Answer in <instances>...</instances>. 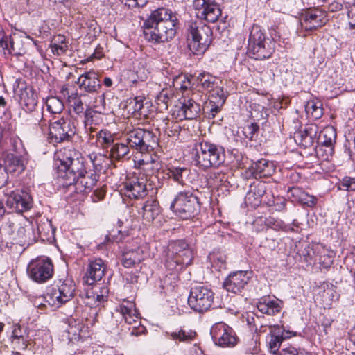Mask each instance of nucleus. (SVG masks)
Instances as JSON below:
<instances>
[{
	"instance_id": "1",
	"label": "nucleus",
	"mask_w": 355,
	"mask_h": 355,
	"mask_svg": "<svg viewBox=\"0 0 355 355\" xmlns=\"http://www.w3.org/2000/svg\"><path fill=\"white\" fill-rule=\"evenodd\" d=\"M60 162L58 169L64 180V185L73 187L77 193H89L96 185L99 175L96 173L100 164L97 162L101 155L90 154L89 158L94 170L89 168L82 154L74 148H64L56 155Z\"/></svg>"
},
{
	"instance_id": "2",
	"label": "nucleus",
	"mask_w": 355,
	"mask_h": 355,
	"mask_svg": "<svg viewBox=\"0 0 355 355\" xmlns=\"http://www.w3.org/2000/svg\"><path fill=\"white\" fill-rule=\"evenodd\" d=\"M176 14L166 8L153 11L145 20L143 32L145 39L153 44L167 42L176 35Z\"/></svg>"
},
{
	"instance_id": "3",
	"label": "nucleus",
	"mask_w": 355,
	"mask_h": 355,
	"mask_svg": "<svg viewBox=\"0 0 355 355\" xmlns=\"http://www.w3.org/2000/svg\"><path fill=\"white\" fill-rule=\"evenodd\" d=\"M193 150L196 164L200 168H217L225 164V150L222 146L202 141L196 144Z\"/></svg>"
},
{
	"instance_id": "4",
	"label": "nucleus",
	"mask_w": 355,
	"mask_h": 355,
	"mask_svg": "<svg viewBox=\"0 0 355 355\" xmlns=\"http://www.w3.org/2000/svg\"><path fill=\"white\" fill-rule=\"evenodd\" d=\"M193 253L184 240L171 241L166 253V267L170 270H180L190 265Z\"/></svg>"
},
{
	"instance_id": "5",
	"label": "nucleus",
	"mask_w": 355,
	"mask_h": 355,
	"mask_svg": "<svg viewBox=\"0 0 355 355\" xmlns=\"http://www.w3.org/2000/svg\"><path fill=\"white\" fill-rule=\"evenodd\" d=\"M248 50L254 59L265 60L274 53V42L266 36L259 26L253 25L248 38Z\"/></svg>"
},
{
	"instance_id": "6",
	"label": "nucleus",
	"mask_w": 355,
	"mask_h": 355,
	"mask_svg": "<svg viewBox=\"0 0 355 355\" xmlns=\"http://www.w3.org/2000/svg\"><path fill=\"white\" fill-rule=\"evenodd\" d=\"M212 31L204 22H191L188 28V47L196 55L203 54L212 40Z\"/></svg>"
},
{
	"instance_id": "7",
	"label": "nucleus",
	"mask_w": 355,
	"mask_h": 355,
	"mask_svg": "<svg viewBox=\"0 0 355 355\" xmlns=\"http://www.w3.org/2000/svg\"><path fill=\"white\" fill-rule=\"evenodd\" d=\"M170 208L176 216L183 220H187L198 213L200 204L198 198L191 191H182L175 196Z\"/></svg>"
},
{
	"instance_id": "8",
	"label": "nucleus",
	"mask_w": 355,
	"mask_h": 355,
	"mask_svg": "<svg viewBox=\"0 0 355 355\" xmlns=\"http://www.w3.org/2000/svg\"><path fill=\"white\" fill-rule=\"evenodd\" d=\"M27 274L37 283L46 282L53 275L52 261L46 257H40L32 260L28 265Z\"/></svg>"
},
{
	"instance_id": "9",
	"label": "nucleus",
	"mask_w": 355,
	"mask_h": 355,
	"mask_svg": "<svg viewBox=\"0 0 355 355\" xmlns=\"http://www.w3.org/2000/svg\"><path fill=\"white\" fill-rule=\"evenodd\" d=\"M214 293L207 287L197 286L191 288L188 297V304L196 312L207 311L214 302Z\"/></svg>"
},
{
	"instance_id": "10",
	"label": "nucleus",
	"mask_w": 355,
	"mask_h": 355,
	"mask_svg": "<svg viewBox=\"0 0 355 355\" xmlns=\"http://www.w3.org/2000/svg\"><path fill=\"white\" fill-rule=\"evenodd\" d=\"M76 134L73 124L69 119L61 118L49 127V140L51 143L69 141Z\"/></svg>"
},
{
	"instance_id": "11",
	"label": "nucleus",
	"mask_w": 355,
	"mask_h": 355,
	"mask_svg": "<svg viewBox=\"0 0 355 355\" xmlns=\"http://www.w3.org/2000/svg\"><path fill=\"white\" fill-rule=\"evenodd\" d=\"M76 285L70 279L59 280L47 294V302L53 306H60L70 301L75 295Z\"/></svg>"
},
{
	"instance_id": "12",
	"label": "nucleus",
	"mask_w": 355,
	"mask_h": 355,
	"mask_svg": "<svg viewBox=\"0 0 355 355\" xmlns=\"http://www.w3.org/2000/svg\"><path fill=\"white\" fill-rule=\"evenodd\" d=\"M272 184L263 181H254L250 185L254 196H259L263 200V203L268 206L276 207V210L282 211L285 208L286 200L284 198L275 199L271 191Z\"/></svg>"
},
{
	"instance_id": "13",
	"label": "nucleus",
	"mask_w": 355,
	"mask_h": 355,
	"mask_svg": "<svg viewBox=\"0 0 355 355\" xmlns=\"http://www.w3.org/2000/svg\"><path fill=\"white\" fill-rule=\"evenodd\" d=\"M193 8L198 18L216 22L221 15L220 6L214 0H193Z\"/></svg>"
},
{
	"instance_id": "14",
	"label": "nucleus",
	"mask_w": 355,
	"mask_h": 355,
	"mask_svg": "<svg viewBox=\"0 0 355 355\" xmlns=\"http://www.w3.org/2000/svg\"><path fill=\"white\" fill-rule=\"evenodd\" d=\"M210 334L215 343L220 347H233L236 343L234 331L224 322L214 324Z\"/></svg>"
},
{
	"instance_id": "15",
	"label": "nucleus",
	"mask_w": 355,
	"mask_h": 355,
	"mask_svg": "<svg viewBox=\"0 0 355 355\" xmlns=\"http://www.w3.org/2000/svg\"><path fill=\"white\" fill-rule=\"evenodd\" d=\"M6 205L18 213L29 210L33 206V199L29 193L24 190L12 191L7 197Z\"/></svg>"
},
{
	"instance_id": "16",
	"label": "nucleus",
	"mask_w": 355,
	"mask_h": 355,
	"mask_svg": "<svg viewBox=\"0 0 355 355\" xmlns=\"http://www.w3.org/2000/svg\"><path fill=\"white\" fill-rule=\"evenodd\" d=\"M327 15L320 9L305 10L301 17L300 24L306 31H313L321 28L327 22Z\"/></svg>"
},
{
	"instance_id": "17",
	"label": "nucleus",
	"mask_w": 355,
	"mask_h": 355,
	"mask_svg": "<svg viewBox=\"0 0 355 355\" xmlns=\"http://www.w3.org/2000/svg\"><path fill=\"white\" fill-rule=\"evenodd\" d=\"M250 280L247 271H236L230 274L223 282V287L233 293H238L244 289Z\"/></svg>"
},
{
	"instance_id": "18",
	"label": "nucleus",
	"mask_w": 355,
	"mask_h": 355,
	"mask_svg": "<svg viewBox=\"0 0 355 355\" xmlns=\"http://www.w3.org/2000/svg\"><path fill=\"white\" fill-rule=\"evenodd\" d=\"M318 132V127L315 124H307L295 133V142L300 146L307 148L313 145Z\"/></svg>"
},
{
	"instance_id": "19",
	"label": "nucleus",
	"mask_w": 355,
	"mask_h": 355,
	"mask_svg": "<svg viewBox=\"0 0 355 355\" xmlns=\"http://www.w3.org/2000/svg\"><path fill=\"white\" fill-rule=\"evenodd\" d=\"M125 195L129 198H139L147 194L146 179L144 177H134L125 182Z\"/></svg>"
},
{
	"instance_id": "20",
	"label": "nucleus",
	"mask_w": 355,
	"mask_h": 355,
	"mask_svg": "<svg viewBox=\"0 0 355 355\" xmlns=\"http://www.w3.org/2000/svg\"><path fill=\"white\" fill-rule=\"evenodd\" d=\"M284 302L276 297L263 296L257 303V309L263 314L275 315L281 312Z\"/></svg>"
},
{
	"instance_id": "21",
	"label": "nucleus",
	"mask_w": 355,
	"mask_h": 355,
	"mask_svg": "<svg viewBox=\"0 0 355 355\" xmlns=\"http://www.w3.org/2000/svg\"><path fill=\"white\" fill-rule=\"evenodd\" d=\"M106 266L103 260L96 259L90 261L84 276V282L89 286L100 281L105 275Z\"/></svg>"
},
{
	"instance_id": "22",
	"label": "nucleus",
	"mask_w": 355,
	"mask_h": 355,
	"mask_svg": "<svg viewBox=\"0 0 355 355\" xmlns=\"http://www.w3.org/2000/svg\"><path fill=\"white\" fill-rule=\"evenodd\" d=\"M10 340L15 349L18 350L26 349L31 342L28 328L20 325L14 326Z\"/></svg>"
},
{
	"instance_id": "23",
	"label": "nucleus",
	"mask_w": 355,
	"mask_h": 355,
	"mask_svg": "<svg viewBox=\"0 0 355 355\" xmlns=\"http://www.w3.org/2000/svg\"><path fill=\"white\" fill-rule=\"evenodd\" d=\"M77 84L80 89L87 93L98 92L101 88V81L94 71H88L82 74L78 78Z\"/></svg>"
},
{
	"instance_id": "24",
	"label": "nucleus",
	"mask_w": 355,
	"mask_h": 355,
	"mask_svg": "<svg viewBox=\"0 0 355 355\" xmlns=\"http://www.w3.org/2000/svg\"><path fill=\"white\" fill-rule=\"evenodd\" d=\"M144 258L143 248H126L122 253L121 263L125 268H132L139 265Z\"/></svg>"
},
{
	"instance_id": "25",
	"label": "nucleus",
	"mask_w": 355,
	"mask_h": 355,
	"mask_svg": "<svg viewBox=\"0 0 355 355\" xmlns=\"http://www.w3.org/2000/svg\"><path fill=\"white\" fill-rule=\"evenodd\" d=\"M127 324H132L139 322V313L136 309L135 304L132 301H123L116 309Z\"/></svg>"
},
{
	"instance_id": "26",
	"label": "nucleus",
	"mask_w": 355,
	"mask_h": 355,
	"mask_svg": "<svg viewBox=\"0 0 355 355\" xmlns=\"http://www.w3.org/2000/svg\"><path fill=\"white\" fill-rule=\"evenodd\" d=\"M167 175L177 184L187 186L192 182V173L187 167L171 166L168 169Z\"/></svg>"
},
{
	"instance_id": "27",
	"label": "nucleus",
	"mask_w": 355,
	"mask_h": 355,
	"mask_svg": "<svg viewBox=\"0 0 355 355\" xmlns=\"http://www.w3.org/2000/svg\"><path fill=\"white\" fill-rule=\"evenodd\" d=\"M178 116L187 120L196 119L200 112V105L191 98H184Z\"/></svg>"
},
{
	"instance_id": "28",
	"label": "nucleus",
	"mask_w": 355,
	"mask_h": 355,
	"mask_svg": "<svg viewBox=\"0 0 355 355\" xmlns=\"http://www.w3.org/2000/svg\"><path fill=\"white\" fill-rule=\"evenodd\" d=\"M326 255L327 248L320 243L315 244L312 247L307 245L300 252V256L303 257L304 261L310 265L317 263L318 256L325 257Z\"/></svg>"
},
{
	"instance_id": "29",
	"label": "nucleus",
	"mask_w": 355,
	"mask_h": 355,
	"mask_svg": "<svg viewBox=\"0 0 355 355\" xmlns=\"http://www.w3.org/2000/svg\"><path fill=\"white\" fill-rule=\"evenodd\" d=\"M251 170L256 178H263L272 175L275 172V166L272 162L261 159L252 163Z\"/></svg>"
},
{
	"instance_id": "30",
	"label": "nucleus",
	"mask_w": 355,
	"mask_h": 355,
	"mask_svg": "<svg viewBox=\"0 0 355 355\" xmlns=\"http://www.w3.org/2000/svg\"><path fill=\"white\" fill-rule=\"evenodd\" d=\"M6 164L5 169L8 172L19 175L25 170L26 161L21 155L9 153L6 159Z\"/></svg>"
},
{
	"instance_id": "31",
	"label": "nucleus",
	"mask_w": 355,
	"mask_h": 355,
	"mask_svg": "<svg viewBox=\"0 0 355 355\" xmlns=\"http://www.w3.org/2000/svg\"><path fill=\"white\" fill-rule=\"evenodd\" d=\"M336 132L333 126H327L320 131L318 137V142L322 146L329 148V153L331 154L334 152V146L336 143Z\"/></svg>"
},
{
	"instance_id": "32",
	"label": "nucleus",
	"mask_w": 355,
	"mask_h": 355,
	"mask_svg": "<svg viewBox=\"0 0 355 355\" xmlns=\"http://www.w3.org/2000/svg\"><path fill=\"white\" fill-rule=\"evenodd\" d=\"M87 327H85L80 320L71 318L69 320L67 329L68 337L70 340H78L85 336Z\"/></svg>"
},
{
	"instance_id": "33",
	"label": "nucleus",
	"mask_w": 355,
	"mask_h": 355,
	"mask_svg": "<svg viewBox=\"0 0 355 355\" xmlns=\"http://www.w3.org/2000/svg\"><path fill=\"white\" fill-rule=\"evenodd\" d=\"M130 148L128 144L116 142L110 148V157L116 161L128 159L130 157Z\"/></svg>"
},
{
	"instance_id": "34",
	"label": "nucleus",
	"mask_w": 355,
	"mask_h": 355,
	"mask_svg": "<svg viewBox=\"0 0 355 355\" xmlns=\"http://www.w3.org/2000/svg\"><path fill=\"white\" fill-rule=\"evenodd\" d=\"M165 335L167 338L175 342L190 343L194 340L196 333L192 330L179 329L174 331H166Z\"/></svg>"
},
{
	"instance_id": "35",
	"label": "nucleus",
	"mask_w": 355,
	"mask_h": 355,
	"mask_svg": "<svg viewBox=\"0 0 355 355\" xmlns=\"http://www.w3.org/2000/svg\"><path fill=\"white\" fill-rule=\"evenodd\" d=\"M197 87L203 90L211 92L217 85V78L208 72L203 71L196 77Z\"/></svg>"
},
{
	"instance_id": "36",
	"label": "nucleus",
	"mask_w": 355,
	"mask_h": 355,
	"mask_svg": "<svg viewBox=\"0 0 355 355\" xmlns=\"http://www.w3.org/2000/svg\"><path fill=\"white\" fill-rule=\"evenodd\" d=\"M142 136L141 153H150L158 146V138L153 132L144 129Z\"/></svg>"
},
{
	"instance_id": "37",
	"label": "nucleus",
	"mask_w": 355,
	"mask_h": 355,
	"mask_svg": "<svg viewBox=\"0 0 355 355\" xmlns=\"http://www.w3.org/2000/svg\"><path fill=\"white\" fill-rule=\"evenodd\" d=\"M142 216L147 222L153 221L159 214V203L156 200L146 202L142 207Z\"/></svg>"
},
{
	"instance_id": "38",
	"label": "nucleus",
	"mask_w": 355,
	"mask_h": 355,
	"mask_svg": "<svg viewBox=\"0 0 355 355\" xmlns=\"http://www.w3.org/2000/svg\"><path fill=\"white\" fill-rule=\"evenodd\" d=\"M142 132L144 129L135 128L129 130L125 135V141L130 148L136 149L141 152L142 142Z\"/></svg>"
},
{
	"instance_id": "39",
	"label": "nucleus",
	"mask_w": 355,
	"mask_h": 355,
	"mask_svg": "<svg viewBox=\"0 0 355 355\" xmlns=\"http://www.w3.org/2000/svg\"><path fill=\"white\" fill-rule=\"evenodd\" d=\"M84 123L86 128L92 129V125H99L103 123L101 110H94L87 108L84 112Z\"/></svg>"
},
{
	"instance_id": "40",
	"label": "nucleus",
	"mask_w": 355,
	"mask_h": 355,
	"mask_svg": "<svg viewBox=\"0 0 355 355\" xmlns=\"http://www.w3.org/2000/svg\"><path fill=\"white\" fill-rule=\"evenodd\" d=\"M15 92H19V103L22 106H25L31 110L36 105L37 101L30 89L28 90L27 88L25 89L20 88L19 90L16 89Z\"/></svg>"
},
{
	"instance_id": "41",
	"label": "nucleus",
	"mask_w": 355,
	"mask_h": 355,
	"mask_svg": "<svg viewBox=\"0 0 355 355\" xmlns=\"http://www.w3.org/2000/svg\"><path fill=\"white\" fill-rule=\"evenodd\" d=\"M174 93L172 89H163L156 96L155 102L159 106L160 110L168 109L169 105L172 103Z\"/></svg>"
},
{
	"instance_id": "42",
	"label": "nucleus",
	"mask_w": 355,
	"mask_h": 355,
	"mask_svg": "<svg viewBox=\"0 0 355 355\" xmlns=\"http://www.w3.org/2000/svg\"><path fill=\"white\" fill-rule=\"evenodd\" d=\"M0 49L3 51L5 55H21V53L16 49L13 40L8 35H4L3 33L0 34Z\"/></svg>"
},
{
	"instance_id": "43",
	"label": "nucleus",
	"mask_w": 355,
	"mask_h": 355,
	"mask_svg": "<svg viewBox=\"0 0 355 355\" xmlns=\"http://www.w3.org/2000/svg\"><path fill=\"white\" fill-rule=\"evenodd\" d=\"M33 234V228L32 225L28 222H26V224L20 225L18 227L16 232V239L20 243L29 242L34 239V238L31 237Z\"/></svg>"
},
{
	"instance_id": "44",
	"label": "nucleus",
	"mask_w": 355,
	"mask_h": 355,
	"mask_svg": "<svg viewBox=\"0 0 355 355\" xmlns=\"http://www.w3.org/2000/svg\"><path fill=\"white\" fill-rule=\"evenodd\" d=\"M51 49L55 55H60L65 53L68 49L65 37L62 35L55 37L51 44Z\"/></svg>"
},
{
	"instance_id": "45",
	"label": "nucleus",
	"mask_w": 355,
	"mask_h": 355,
	"mask_svg": "<svg viewBox=\"0 0 355 355\" xmlns=\"http://www.w3.org/2000/svg\"><path fill=\"white\" fill-rule=\"evenodd\" d=\"M47 110L51 114H60L64 110V103L61 99L55 96L47 98L46 101Z\"/></svg>"
},
{
	"instance_id": "46",
	"label": "nucleus",
	"mask_w": 355,
	"mask_h": 355,
	"mask_svg": "<svg viewBox=\"0 0 355 355\" xmlns=\"http://www.w3.org/2000/svg\"><path fill=\"white\" fill-rule=\"evenodd\" d=\"M159 157L155 154L145 155L144 157L139 160V164L142 166H150L153 170L158 171L161 166Z\"/></svg>"
},
{
	"instance_id": "47",
	"label": "nucleus",
	"mask_w": 355,
	"mask_h": 355,
	"mask_svg": "<svg viewBox=\"0 0 355 355\" xmlns=\"http://www.w3.org/2000/svg\"><path fill=\"white\" fill-rule=\"evenodd\" d=\"M114 135L107 130H101L97 133V139L103 148H111L114 144Z\"/></svg>"
},
{
	"instance_id": "48",
	"label": "nucleus",
	"mask_w": 355,
	"mask_h": 355,
	"mask_svg": "<svg viewBox=\"0 0 355 355\" xmlns=\"http://www.w3.org/2000/svg\"><path fill=\"white\" fill-rule=\"evenodd\" d=\"M68 101L70 105L73 107V111L77 114L84 113V105L80 98V96L74 92L68 96Z\"/></svg>"
},
{
	"instance_id": "49",
	"label": "nucleus",
	"mask_w": 355,
	"mask_h": 355,
	"mask_svg": "<svg viewBox=\"0 0 355 355\" xmlns=\"http://www.w3.org/2000/svg\"><path fill=\"white\" fill-rule=\"evenodd\" d=\"M209 259L213 268L217 270H221L226 268V256L221 253L213 252L209 254Z\"/></svg>"
},
{
	"instance_id": "50",
	"label": "nucleus",
	"mask_w": 355,
	"mask_h": 355,
	"mask_svg": "<svg viewBox=\"0 0 355 355\" xmlns=\"http://www.w3.org/2000/svg\"><path fill=\"white\" fill-rule=\"evenodd\" d=\"M80 296L87 306L91 307L96 306L95 291H94L92 288L85 290L80 294Z\"/></svg>"
},
{
	"instance_id": "51",
	"label": "nucleus",
	"mask_w": 355,
	"mask_h": 355,
	"mask_svg": "<svg viewBox=\"0 0 355 355\" xmlns=\"http://www.w3.org/2000/svg\"><path fill=\"white\" fill-rule=\"evenodd\" d=\"M307 114H310L315 119H319L322 115V109L313 101L308 102L305 106Z\"/></svg>"
},
{
	"instance_id": "52",
	"label": "nucleus",
	"mask_w": 355,
	"mask_h": 355,
	"mask_svg": "<svg viewBox=\"0 0 355 355\" xmlns=\"http://www.w3.org/2000/svg\"><path fill=\"white\" fill-rule=\"evenodd\" d=\"M223 105L224 103H222V101H214L213 100H209L207 105L206 106V107L209 109V118L214 119L216 115L220 112Z\"/></svg>"
},
{
	"instance_id": "53",
	"label": "nucleus",
	"mask_w": 355,
	"mask_h": 355,
	"mask_svg": "<svg viewBox=\"0 0 355 355\" xmlns=\"http://www.w3.org/2000/svg\"><path fill=\"white\" fill-rule=\"evenodd\" d=\"M211 94L209 97V100H213L214 101H222V103H225L227 96L226 92L223 89V87H218L217 85L213 90H211Z\"/></svg>"
},
{
	"instance_id": "54",
	"label": "nucleus",
	"mask_w": 355,
	"mask_h": 355,
	"mask_svg": "<svg viewBox=\"0 0 355 355\" xmlns=\"http://www.w3.org/2000/svg\"><path fill=\"white\" fill-rule=\"evenodd\" d=\"M144 100L145 98L144 96H136L134 98H130L129 106L132 107V112L134 113L142 114L141 110L144 107Z\"/></svg>"
},
{
	"instance_id": "55",
	"label": "nucleus",
	"mask_w": 355,
	"mask_h": 355,
	"mask_svg": "<svg viewBox=\"0 0 355 355\" xmlns=\"http://www.w3.org/2000/svg\"><path fill=\"white\" fill-rule=\"evenodd\" d=\"M338 188L345 191H355V178L345 177L340 181Z\"/></svg>"
},
{
	"instance_id": "56",
	"label": "nucleus",
	"mask_w": 355,
	"mask_h": 355,
	"mask_svg": "<svg viewBox=\"0 0 355 355\" xmlns=\"http://www.w3.org/2000/svg\"><path fill=\"white\" fill-rule=\"evenodd\" d=\"M37 231L40 237L42 239H44V237L47 239V236H49L50 232L53 233V229L52 227L51 223L47 220L46 223L40 224L37 226Z\"/></svg>"
},
{
	"instance_id": "57",
	"label": "nucleus",
	"mask_w": 355,
	"mask_h": 355,
	"mask_svg": "<svg viewBox=\"0 0 355 355\" xmlns=\"http://www.w3.org/2000/svg\"><path fill=\"white\" fill-rule=\"evenodd\" d=\"M252 192V190L249 189L245 196V202L253 207H256L263 202V200L259 196H254Z\"/></svg>"
},
{
	"instance_id": "58",
	"label": "nucleus",
	"mask_w": 355,
	"mask_h": 355,
	"mask_svg": "<svg viewBox=\"0 0 355 355\" xmlns=\"http://www.w3.org/2000/svg\"><path fill=\"white\" fill-rule=\"evenodd\" d=\"M282 340L283 336L271 335L268 341L270 351L275 353L279 349Z\"/></svg>"
},
{
	"instance_id": "59",
	"label": "nucleus",
	"mask_w": 355,
	"mask_h": 355,
	"mask_svg": "<svg viewBox=\"0 0 355 355\" xmlns=\"http://www.w3.org/2000/svg\"><path fill=\"white\" fill-rule=\"evenodd\" d=\"M109 291L107 287L103 286L100 288L98 292H95V300L96 306H100L102 303L107 300L108 297Z\"/></svg>"
},
{
	"instance_id": "60",
	"label": "nucleus",
	"mask_w": 355,
	"mask_h": 355,
	"mask_svg": "<svg viewBox=\"0 0 355 355\" xmlns=\"http://www.w3.org/2000/svg\"><path fill=\"white\" fill-rule=\"evenodd\" d=\"M259 130V125L255 123H252L244 128L243 132L246 138H248L250 140H253L254 135L257 133Z\"/></svg>"
},
{
	"instance_id": "61",
	"label": "nucleus",
	"mask_w": 355,
	"mask_h": 355,
	"mask_svg": "<svg viewBox=\"0 0 355 355\" xmlns=\"http://www.w3.org/2000/svg\"><path fill=\"white\" fill-rule=\"evenodd\" d=\"M125 236L126 235L124 233H122L121 230L115 231L113 230L111 232H110L109 235L106 236V239L107 241L119 243L122 241Z\"/></svg>"
},
{
	"instance_id": "62",
	"label": "nucleus",
	"mask_w": 355,
	"mask_h": 355,
	"mask_svg": "<svg viewBox=\"0 0 355 355\" xmlns=\"http://www.w3.org/2000/svg\"><path fill=\"white\" fill-rule=\"evenodd\" d=\"M317 263L320 264V266L325 269L330 268V266L333 263V259L332 256L329 254L327 249V255L325 257L318 256Z\"/></svg>"
},
{
	"instance_id": "63",
	"label": "nucleus",
	"mask_w": 355,
	"mask_h": 355,
	"mask_svg": "<svg viewBox=\"0 0 355 355\" xmlns=\"http://www.w3.org/2000/svg\"><path fill=\"white\" fill-rule=\"evenodd\" d=\"M128 8H134L137 7H143L148 1V0H120Z\"/></svg>"
},
{
	"instance_id": "64",
	"label": "nucleus",
	"mask_w": 355,
	"mask_h": 355,
	"mask_svg": "<svg viewBox=\"0 0 355 355\" xmlns=\"http://www.w3.org/2000/svg\"><path fill=\"white\" fill-rule=\"evenodd\" d=\"M280 355H309V354L306 352H299L295 348L291 347H288V348L282 349V351L280 353Z\"/></svg>"
}]
</instances>
